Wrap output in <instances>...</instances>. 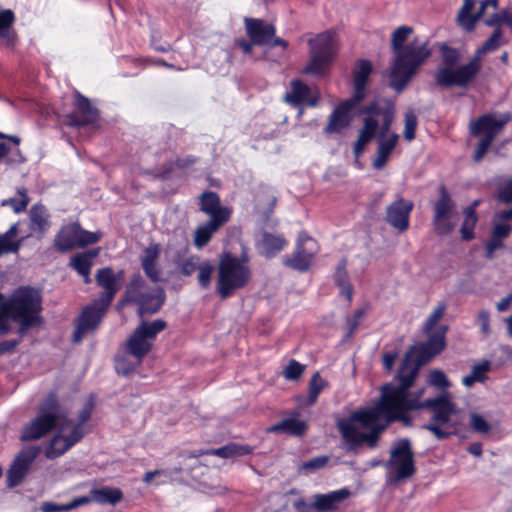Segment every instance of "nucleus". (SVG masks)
Listing matches in <instances>:
<instances>
[{
	"mask_svg": "<svg viewBox=\"0 0 512 512\" xmlns=\"http://www.w3.org/2000/svg\"><path fill=\"white\" fill-rule=\"evenodd\" d=\"M446 328L431 336L430 340L412 347L405 355L397 373L399 386L387 383L381 388L380 400L372 407L358 410L348 418L338 422V430L349 450L366 444L369 448L377 446L381 433L392 422L410 424L408 413L417 407L424 389L409 392L419 368L441 353L445 347Z\"/></svg>",
	"mask_w": 512,
	"mask_h": 512,
	"instance_id": "obj_1",
	"label": "nucleus"
},
{
	"mask_svg": "<svg viewBox=\"0 0 512 512\" xmlns=\"http://www.w3.org/2000/svg\"><path fill=\"white\" fill-rule=\"evenodd\" d=\"M364 113L367 116L354 143L353 152L355 157H359L365 146L376 137L377 150L372 165L376 170H381L389 161L399 141V135L391 131L395 108L388 101H377L367 106Z\"/></svg>",
	"mask_w": 512,
	"mask_h": 512,
	"instance_id": "obj_2",
	"label": "nucleus"
},
{
	"mask_svg": "<svg viewBox=\"0 0 512 512\" xmlns=\"http://www.w3.org/2000/svg\"><path fill=\"white\" fill-rule=\"evenodd\" d=\"M411 33L410 27L400 26L393 32L391 38L395 60L390 71V85L398 92L406 87L417 69L431 54L426 40L416 38L404 45Z\"/></svg>",
	"mask_w": 512,
	"mask_h": 512,
	"instance_id": "obj_3",
	"label": "nucleus"
},
{
	"mask_svg": "<svg viewBox=\"0 0 512 512\" xmlns=\"http://www.w3.org/2000/svg\"><path fill=\"white\" fill-rule=\"evenodd\" d=\"M41 310L42 297L37 289L25 286L17 288L8 300L0 304V335L11 331L10 318L19 323L17 332L23 336L28 329L42 324Z\"/></svg>",
	"mask_w": 512,
	"mask_h": 512,
	"instance_id": "obj_4",
	"label": "nucleus"
},
{
	"mask_svg": "<svg viewBox=\"0 0 512 512\" xmlns=\"http://www.w3.org/2000/svg\"><path fill=\"white\" fill-rule=\"evenodd\" d=\"M414 410L428 408L433 416L430 422L423 427L430 431L437 439H445L456 432V424L452 421V415L456 413V405L451 401L450 394L445 392L436 398L417 401Z\"/></svg>",
	"mask_w": 512,
	"mask_h": 512,
	"instance_id": "obj_5",
	"label": "nucleus"
},
{
	"mask_svg": "<svg viewBox=\"0 0 512 512\" xmlns=\"http://www.w3.org/2000/svg\"><path fill=\"white\" fill-rule=\"evenodd\" d=\"M476 0H463V5L458 12V24L467 32H471L475 28L476 22L484 17V23L487 26H495L502 23L507 24L512 30V12L501 10L497 12L498 0H482L479 8L475 13L472 10Z\"/></svg>",
	"mask_w": 512,
	"mask_h": 512,
	"instance_id": "obj_6",
	"label": "nucleus"
},
{
	"mask_svg": "<svg viewBox=\"0 0 512 512\" xmlns=\"http://www.w3.org/2000/svg\"><path fill=\"white\" fill-rule=\"evenodd\" d=\"M64 417L55 394H49L40 404L37 415L21 430L20 441H34L48 435Z\"/></svg>",
	"mask_w": 512,
	"mask_h": 512,
	"instance_id": "obj_7",
	"label": "nucleus"
},
{
	"mask_svg": "<svg viewBox=\"0 0 512 512\" xmlns=\"http://www.w3.org/2000/svg\"><path fill=\"white\" fill-rule=\"evenodd\" d=\"M250 277L251 271L245 261L225 254L218 266L217 292L222 299L229 298L236 290L245 287Z\"/></svg>",
	"mask_w": 512,
	"mask_h": 512,
	"instance_id": "obj_8",
	"label": "nucleus"
},
{
	"mask_svg": "<svg viewBox=\"0 0 512 512\" xmlns=\"http://www.w3.org/2000/svg\"><path fill=\"white\" fill-rule=\"evenodd\" d=\"M511 120L509 113L485 114L470 123V131L480 141L474 153V161L479 162L487 153L494 139L502 132L504 126Z\"/></svg>",
	"mask_w": 512,
	"mask_h": 512,
	"instance_id": "obj_9",
	"label": "nucleus"
},
{
	"mask_svg": "<svg viewBox=\"0 0 512 512\" xmlns=\"http://www.w3.org/2000/svg\"><path fill=\"white\" fill-rule=\"evenodd\" d=\"M166 328V322L161 319L152 322L142 321L125 343L128 355L137 359L141 364L144 357L152 350L157 335Z\"/></svg>",
	"mask_w": 512,
	"mask_h": 512,
	"instance_id": "obj_10",
	"label": "nucleus"
},
{
	"mask_svg": "<svg viewBox=\"0 0 512 512\" xmlns=\"http://www.w3.org/2000/svg\"><path fill=\"white\" fill-rule=\"evenodd\" d=\"M310 61L304 69V72L311 75H321L333 60L337 44L335 34L331 31H325L316 37L309 39Z\"/></svg>",
	"mask_w": 512,
	"mask_h": 512,
	"instance_id": "obj_11",
	"label": "nucleus"
},
{
	"mask_svg": "<svg viewBox=\"0 0 512 512\" xmlns=\"http://www.w3.org/2000/svg\"><path fill=\"white\" fill-rule=\"evenodd\" d=\"M126 294L128 301L134 302L139 306V315L156 313L165 302V292L161 287H154L151 290L146 289V283L143 277L136 274L132 277Z\"/></svg>",
	"mask_w": 512,
	"mask_h": 512,
	"instance_id": "obj_12",
	"label": "nucleus"
},
{
	"mask_svg": "<svg viewBox=\"0 0 512 512\" xmlns=\"http://www.w3.org/2000/svg\"><path fill=\"white\" fill-rule=\"evenodd\" d=\"M386 467L393 474L394 482H400L414 475L416 471L414 453L408 439H399L394 443Z\"/></svg>",
	"mask_w": 512,
	"mask_h": 512,
	"instance_id": "obj_13",
	"label": "nucleus"
},
{
	"mask_svg": "<svg viewBox=\"0 0 512 512\" xmlns=\"http://www.w3.org/2000/svg\"><path fill=\"white\" fill-rule=\"evenodd\" d=\"M101 238L99 232H90L82 229L78 223L63 226L54 239V245L60 252H68L76 247L95 244Z\"/></svg>",
	"mask_w": 512,
	"mask_h": 512,
	"instance_id": "obj_14",
	"label": "nucleus"
},
{
	"mask_svg": "<svg viewBox=\"0 0 512 512\" xmlns=\"http://www.w3.org/2000/svg\"><path fill=\"white\" fill-rule=\"evenodd\" d=\"M433 226L438 235L450 234L457 225L458 216L455 202L444 187L433 207Z\"/></svg>",
	"mask_w": 512,
	"mask_h": 512,
	"instance_id": "obj_15",
	"label": "nucleus"
},
{
	"mask_svg": "<svg viewBox=\"0 0 512 512\" xmlns=\"http://www.w3.org/2000/svg\"><path fill=\"white\" fill-rule=\"evenodd\" d=\"M442 58L444 65L439 67L435 73V81L441 87H460L466 88L474 79H469L465 83H460L458 79L459 70L466 66V64L455 66L459 61L460 54L456 49L445 47L442 51Z\"/></svg>",
	"mask_w": 512,
	"mask_h": 512,
	"instance_id": "obj_16",
	"label": "nucleus"
},
{
	"mask_svg": "<svg viewBox=\"0 0 512 512\" xmlns=\"http://www.w3.org/2000/svg\"><path fill=\"white\" fill-rule=\"evenodd\" d=\"M40 452V446H25L15 455L6 473L7 487H16L23 481Z\"/></svg>",
	"mask_w": 512,
	"mask_h": 512,
	"instance_id": "obj_17",
	"label": "nucleus"
},
{
	"mask_svg": "<svg viewBox=\"0 0 512 512\" xmlns=\"http://www.w3.org/2000/svg\"><path fill=\"white\" fill-rule=\"evenodd\" d=\"M503 43L504 41L502 30L500 28H496L493 31L491 37L487 39L483 45L475 51L471 60L466 63V66L459 70L458 76L460 79L458 80L460 83H465L469 79H475L482 67V57L487 52L498 49Z\"/></svg>",
	"mask_w": 512,
	"mask_h": 512,
	"instance_id": "obj_18",
	"label": "nucleus"
},
{
	"mask_svg": "<svg viewBox=\"0 0 512 512\" xmlns=\"http://www.w3.org/2000/svg\"><path fill=\"white\" fill-rule=\"evenodd\" d=\"M83 438L81 426H76L69 430L66 425L60 424L59 432L49 441L45 450V456L48 459H55L62 456L71 447Z\"/></svg>",
	"mask_w": 512,
	"mask_h": 512,
	"instance_id": "obj_19",
	"label": "nucleus"
},
{
	"mask_svg": "<svg viewBox=\"0 0 512 512\" xmlns=\"http://www.w3.org/2000/svg\"><path fill=\"white\" fill-rule=\"evenodd\" d=\"M316 252V241L306 233H300L293 256L285 258L284 264L298 271H306L310 267Z\"/></svg>",
	"mask_w": 512,
	"mask_h": 512,
	"instance_id": "obj_20",
	"label": "nucleus"
},
{
	"mask_svg": "<svg viewBox=\"0 0 512 512\" xmlns=\"http://www.w3.org/2000/svg\"><path fill=\"white\" fill-rule=\"evenodd\" d=\"M123 276V271H119L116 274L110 267H105L97 271L95 275L96 284L104 290L98 299L104 306H110L116 293L121 288Z\"/></svg>",
	"mask_w": 512,
	"mask_h": 512,
	"instance_id": "obj_21",
	"label": "nucleus"
},
{
	"mask_svg": "<svg viewBox=\"0 0 512 512\" xmlns=\"http://www.w3.org/2000/svg\"><path fill=\"white\" fill-rule=\"evenodd\" d=\"M109 306H104L99 299L93 305L87 306L79 317L73 339L80 342L83 336L90 330H94L105 315Z\"/></svg>",
	"mask_w": 512,
	"mask_h": 512,
	"instance_id": "obj_22",
	"label": "nucleus"
},
{
	"mask_svg": "<svg viewBox=\"0 0 512 512\" xmlns=\"http://www.w3.org/2000/svg\"><path fill=\"white\" fill-rule=\"evenodd\" d=\"M74 105L77 112L66 116V124L71 127H80L93 124L97 121L98 110L93 107L88 98L80 93L75 94Z\"/></svg>",
	"mask_w": 512,
	"mask_h": 512,
	"instance_id": "obj_23",
	"label": "nucleus"
},
{
	"mask_svg": "<svg viewBox=\"0 0 512 512\" xmlns=\"http://www.w3.org/2000/svg\"><path fill=\"white\" fill-rule=\"evenodd\" d=\"M413 209V202L405 199H398L388 206L386 221L399 232H404L409 227V215Z\"/></svg>",
	"mask_w": 512,
	"mask_h": 512,
	"instance_id": "obj_24",
	"label": "nucleus"
},
{
	"mask_svg": "<svg viewBox=\"0 0 512 512\" xmlns=\"http://www.w3.org/2000/svg\"><path fill=\"white\" fill-rule=\"evenodd\" d=\"M245 29L252 43L259 46L270 44L276 33L274 25L255 18L245 19Z\"/></svg>",
	"mask_w": 512,
	"mask_h": 512,
	"instance_id": "obj_25",
	"label": "nucleus"
},
{
	"mask_svg": "<svg viewBox=\"0 0 512 512\" xmlns=\"http://www.w3.org/2000/svg\"><path fill=\"white\" fill-rule=\"evenodd\" d=\"M200 210L210 216L209 220L227 223L231 216L228 207L220 205L219 196L212 191H206L200 196Z\"/></svg>",
	"mask_w": 512,
	"mask_h": 512,
	"instance_id": "obj_26",
	"label": "nucleus"
},
{
	"mask_svg": "<svg viewBox=\"0 0 512 512\" xmlns=\"http://www.w3.org/2000/svg\"><path fill=\"white\" fill-rule=\"evenodd\" d=\"M359 103L354 102V99L351 98L335 108L329 117L324 132L327 134L339 133L347 128L351 123L350 111Z\"/></svg>",
	"mask_w": 512,
	"mask_h": 512,
	"instance_id": "obj_27",
	"label": "nucleus"
},
{
	"mask_svg": "<svg viewBox=\"0 0 512 512\" xmlns=\"http://www.w3.org/2000/svg\"><path fill=\"white\" fill-rule=\"evenodd\" d=\"M511 232L512 226L509 223H502L494 218L492 219L490 238L485 244L487 259H493L495 252L504 248V242L510 236Z\"/></svg>",
	"mask_w": 512,
	"mask_h": 512,
	"instance_id": "obj_28",
	"label": "nucleus"
},
{
	"mask_svg": "<svg viewBox=\"0 0 512 512\" xmlns=\"http://www.w3.org/2000/svg\"><path fill=\"white\" fill-rule=\"evenodd\" d=\"M349 496L350 490L347 488H341L327 494H315L313 496L315 510L316 512H331Z\"/></svg>",
	"mask_w": 512,
	"mask_h": 512,
	"instance_id": "obj_29",
	"label": "nucleus"
},
{
	"mask_svg": "<svg viewBox=\"0 0 512 512\" xmlns=\"http://www.w3.org/2000/svg\"><path fill=\"white\" fill-rule=\"evenodd\" d=\"M372 72V64L368 60H360L353 71L354 102H361L366 93V84Z\"/></svg>",
	"mask_w": 512,
	"mask_h": 512,
	"instance_id": "obj_30",
	"label": "nucleus"
},
{
	"mask_svg": "<svg viewBox=\"0 0 512 512\" xmlns=\"http://www.w3.org/2000/svg\"><path fill=\"white\" fill-rule=\"evenodd\" d=\"M284 100L295 107L303 103L314 107L318 103L317 97H310V88L299 80L291 82V91L285 94Z\"/></svg>",
	"mask_w": 512,
	"mask_h": 512,
	"instance_id": "obj_31",
	"label": "nucleus"
},
{
	"mask_svg": "<svg viewBox=\"0 0 512 512\" xmlns=\"http://www.w3.org/2000/svg\"><path fill=\"white\" fill-rule=\"evenodd\" d=\"M20 142L19 137L0 132V162H23L24 159L18 148Z\"/></svg>",
	"mask_w": 512,
	"mask_h": 512,
	"instance_id": "obj_32",
	"label": "nucleus"
},
{
	"mask_svg": "<svg viewBox=\"0 0 512 512\" xmlns=\"http://www.w3.org/2000/svg\"><path fill=\"white\" fill-rule=\"evenodd\" d=\"M160 255V248L158 244L148 246L144 250L141 258V265L146 276L153 282L160 280V270L157 267V260Z\"/></svg>",
	"mask_w": 512,
	"mask_h": 512,
	"instance_id": "obj_33",
	"label": "nucleus"
},
{
	"mask_svg": "<svg viewBox=\"0 0 512 512\" xmlns=\"http://www.w3.org/2000/svg\"><path fill=\"white\" fill-rule=\"evenodd\" d=\"M446 309L447 305L444 302H439L427 317L423 325V332L428 336L427 341L430 340L431 336L441 333L444 328H446V332L448 331V326L446 325H442L435 330L436 325L443 318Z\"/></svg>",
	"mask_w": 512,
	"mask_h": 512,
	"instance_id": "obj_34",
	"label": "nucleus"
},
{
	"mask_svg": "<svg viewBox=\"0 0 512 512\" xmlns=\"http://www.w3.org/2000/svg\"><path fill=\"white\" fill-rule=\"evenodd\" d=\"M253 449L248 445H241L237 443H229L225 446L209 449L206 451L200 452L198 455H215L221 458H233L237 456H244L252 453Z\"/></svg>",
	"mask_w": 512,
	"mask_h": 512,
	"instance_id": "obj_35",
	"label": "nucleus"
},
{
	"mask_svg": "<svg viewBox=\"0 0 512 512\" xmlns=\"http://www.w3.org/2000/svg\"><path fill=\"white\" fill-rule=\"evenodd\" d=\"M225 223L216 220H209L206 223L198 226L194 232L193 243L196 248L201 249L208 244L213 234H215L220 227Z\"/></svg>",
	"mask_w": 512,
	"mask_h": 512,
	"instance_id": "obj_36",
	"label": "nucleus"
},
{
	"mask_svg": "<svg viewBox=\"0 0 512 512\" xmlns=\"http://www.w3.org/2000/svg\"><path fill=\"white\" fill-rule=\"evenodd\" d=\"M87 498L91 502H97L99 504H111L115 505L123 499V493L119 488L104 487L100 489H92L90 496Z\"/></svg>",
	"mask_w": 512,
	"mask_h": 512,
	"instance_id": "obj_37",
	"label": "nucleus"
},
{
	"mask_svg": "<svg viewBox=\"0 0 512 512\" xmlns=\"http://www.w3.org/2000/svg\"><path fill=\"white\" fill-rule=\"evenodd\" d=\"M491 370V362L489 360H482L475 363L471 367L470 374L462 378V384L466 388H471L475 383H484L488 379V373Z\"/></svg>",
	"mask_w": 512,
	"mask_h": 512,
	"instance_id": "obj_38",
	"label": "nucleus"
},
{
	"mask_svg": "<svg viewBox=\"0 0 512 512\" xmlns=\"http://www.w3.org/2000/svg\"><path fill=\"white\" fill-rule=\"evenodd\" d=\"M306 430V422L299 420L297 417L283 419L269 428V431L271 432H283L292 436H302Z\"/></svg>",
	"mask_w": 512,
	"mask_h": 512,
	"instance_id": "obj_39",
	"label": "nucleus"
},
{
	"mask_svg": "<svg viewBox=\"0 0 512 512\" xmlns=\"http://www.w3.org/2000/svg\"><path fill=\"white\" fill-rule=\"evenodd\" d=\"M99 253V248L77 253L71 258L70 266L77 271L78 274H87V272H91L93 261Z\"/></svg>",
	"mask_w": 512,
	"mask_h": 512,
	"instance_id": "obj_40",
	"label": "nucleus"
},
{
	"mask_svg": "<svg viewBox=\"0 0 512 512\" xmlns=\"http://www.w3.org/2000/svg\"><path fill=\"white\" fill-rule=\"evenodd\" d=\"M347 261L346 259H341L338 263L334 275V281L336 285L340 288L341 294H343L348 302L352 301L353 295V287L350 283L349 274L346 270Z\"/></svg>",
	"mask_w": 512,
	"mask_h": 512,
	"instance_id": "obj_41",
	"label": "nucleus"
},
{
	"mask_svg": "<svg viewBox=\"0 0 512 512\" xmlns=\"http://www.w3.org/2000/svg\"><path fill=\"white\" fill-rule=\"evenodd\" d=\"M285 245L286 240L282 236L265 232L262 234V239L259 243V249L261 250V253L266 257H272L281 251Z\"/></svg>",
	"mask_w": 512,
	"mask_h": 512,
	"instance_id": "obj_42",
	"label": "nucleus"
},
{
	"mask_svg": "<svg viewBox=\"0 0 512 512\" xmlns=\"http://www.w3.org/2000/svg\"><path fill=\"white\" fill-rule=\"evenodd\" d=\"M18 225L13 224L4 234L0 235V255L17 253L21 247V240H15Z\"/></svg>",
	"mask_w": 512,
	"mask_h": 512,
	"instance_id": "obj_43",
	"label": "nucleus"
},
{
	"mask_svg": "<svg viewBox=\"0 0 512 512\" xmlns=\"http://www.w3.org/2000/svg\"><path fill=\"white\" fill-rule=\"evenodd\" d=\"M87 504H90V500L87 498V496H79L66 504L43 502L40 509L42 512H64L85 506Z\"/></svg>",
	"mask_w": 512,
	"mask_h": 512,
	"instance_id": "obj_44",
	"label": "nucleus"
},
{
	"mask_svg": "<svg viewBox=\"0 0 512 512\" xmlns=\"http://www.w3.org/2000/svg\"><path fill=\"white\" fill-rule=\"evenodd\" d=\"M478 205V201H475L472 206L467 207L464 210V221L462 223L460 232L464 240H471L474 237V228L478 221V216L475 211V206Z\"/></svg>",
	"mask_w": 512,
	"mask_h": 512,
	"instance_id": "obj_45",
	"label": "nucleus"
},
{
	"mask_svg": "<svg viewBox=\"0 0 512 512\" xmlns=\"http://www.w3.org/2000/svg\"><path fill=\"white\" fill-rule=\"evenodd\" d=\"M276 197L267 188H261L256 196V209L263 214H269L273 211Z\"/></svg>",
	"mask_w": 512,
	"mask_h": 512,
	"instance_id": "obj_46",
	"label": "nucleus"
},
{
	"mask_svg": "<svg viewBox=\"0 0 512 512\" xmlns=\"http://www.w3.org/2000/svg\"><path fill=\"white\" fill-rule=\"evenodd\" d=\"M30 220L34 231L44 232L48 226V213L42 206H33L30 210Z\"/></svg>",
	"mask_w": 512,
	"mask_h": 512,
	"instance_id": "obj_47",
	"label": "nucleus"
},
{
	"mask_svg": "<svg viewBox=\"0 0 512 512\" xmlns=\"http://www.w3.org/2000/svg\"><path fill=\"white\" fill-rule=\"evenodd\" d=\"M92 410L93 404L91 402H87L85 406L80 410L77 422L69 420L61 424L66 425V428H68L69 430L74 429L78 425L81 426L84 436L88 432L86 428V422L90 419Z\"/></svg>",
	"mask_w": 512,
	"mask_h": 512,
	"instance_id": "obj_48",
	"label": "nucleus"
},
{
	"mask_svg": "<svg viewBox=\"0 0 512 512\" xmlns=\"http://www.w3.org/2000/svg\"><path fill=\"white\" fill-rule=\"evenodd\" d=\"M29 203L27 196V190L25 188H19L17 190V197L5 199L1 202L2 206H11L14 212L20 213L24 211Z\"/></svg>",
	"mask_w": 512,
	"mask_h": 512,
	"instance_id": "obj_49",
	"label": "nucleus"
},
{
	"mask_svg": "<svg viewBox=\"0 0 512 512\" xmlns=\"http://www.w3.org/2000/svg\"><path fill=\"white\" fill-rule=\"evenodd\" d=\"M418 124V119L413 110H408L405 114V125L403 137L406 141L411 142L415 139V132Z\"/></svg>",
	"mask_w": 512,
	"mask_h": 512,
	"instance_id": "obj_50",
	"label": "nucleus"
},
{
	"mask_svg": "<svg viewBox=\"0 0 512 512\" xmlns=\"http://www.w3.org/2000/svg\"><path fill=\"white\" fill-rule=\"evenodd\" d=\"M327 385V382L319 375V373H315L309 384V402L310 404H313L319 393L324 389V387Z\"/></svg>",
	"mask_w": 512,
	"mask_h": 512,
	"instance_id": "obj_51",
	"label": "nucleus"
},
{
	"mask_svg": "<svg viewBox=\"0 0 512 512\" xmlns=\"http://www.w3.org/2000/svg\"><path fill=\"white\" fill-rule=\"evenodd\" d=\"M305 370V365L291 359L283 370V376L286 380H298Z\"/></svg>",
	"mask_w": 512,
	"mask_h": 512,
	"instance_id": "obj_52",
	"label": "nucleus"
},
{
	"mask_svg": "<svg viewBox=\"0 0 512 512\" xmlns=\"http://www.w3.org/2000/svg\"><path fill=\"white\" fill-rule=\"evenodd\" d=\"M198 282L202 288H207L211 282V276L214 271L212 264L209 261H203L197 270Z\"/></svg>",
	"mask_w": 512,
	"mask_h": 512,
	"instance_id": "obj_53",
	"label": "nucleus"
},
{
	"mask_svg": "<svg viewBox=\"0 0 512 512\" xmlns=\"http://www.w3.org/2000/svg\"><path fill=\"white\" fill-rule=\"evenodd\" d=\"M469 418V424L472 431L481 434L489 433L491 427L482 415L478 413H471Z\"/></svg>",
	"mask_w": 512,
	"mask_h": 512,
	"instance_id": "obj_54",
	"label": "nucleus"
},
{
	"mask_svg": "<svg viewBox=\"0 0 512 512\" xmlns=\"http://www.w3.org/2000/svg\"><path fill=\"white\" fill-rule=\"evenodd\" d=\"M428 383L434 387L446 389L451 386L445 373L441 370L435 369L429 373Z\"/></svg>",
	"mask_w": 512,
	"mask_h": 512,
	"instance_id": "obj_55",
	"label": "nucleus"
},
{
	"mask_svg": "<svg viewBox=\"0 0 512 512\" xmlns=\"http://www.w3.org/2000/svg\"><path fill=\"white\" fill-rule=\"evenodd\" d=\"M138 365L139 364L137 363V359L132 362L125 357L115 358V369L119 374L122 375H129L130 373L134 372Z\"/></svg>",
	"mask_w": 512,
	"mask_h": 512,
	"instance_id": "obj_56",
	"label": "nucleus"
},
{
	"mask_svg": "<svg viewBox=\"0 0 512 512\" xmlns=\"http://www.w3.org/2000/svg\"><path fill=\"white\" fill-rule=\"evenodd\" d=\"M329 461V457L326 455L317 456L314 457L308 461H305L301 467L300 470L302 471H316L319 469L324 468Z\"/></svg>",
	"mask_w": 512,
	"mask_h": 512,
	"instance_id": "obj_57",
	"label": "nucleus"
},
{
	"mask_svg": "<svg viewBox=\"0 0 512 512\" xmlns=\"http://www.w3.org/2000/svg\"><path fill=\"white\" fill-rule=\"evenodd\" d=\"M200 263L201 262L197 256H191L185 259L180 265L181 274L184 276H191L198 270Z\"/></svg>",
	"mask_w": 512,
	"mask_h": 512,
	"instance_id": "obj_58",
	"label": "nucleus"
},
{
	"mask_svg": "<svg viewBox=\"0 0 512 512\" xmlns=\"http://www.w3.org/2000/svg\"><path fill=\"white\" fill-rule=\"evenodd\" d=\"M15 20L14 13L7 9L0 12V37H5Z\"/></svg>",
	"mask_w": 512,
	"mask_h": 512,
	"instance_id": "obj_59",
	"label": "nucleus"
},
{
	"mask_svg": "<svg viewBox=\"0 0 512 512\" xmlns=\"http://www.w3.org/2000/svg\"><path fill=\"white\" fill-rule=\"evenodd\" d=\"M497 199L499 202L505 204L512 202V178L499 187Z\"/></svg>",
	"mask_w": 512,
	"mask_h": 512,
	"instance_id": "obj_60",
	"label": "nucleus"
},
{
	"mask_svg": "<svg viewBox=\"0 0 512 512\" xmlns=\"http://www.w3.org/2000/svg\"><path fill=\"white\" fill-rule=\"evenodd\" d=\"M477 322L480 326L481 332L484 335H489L491 332V329H490V313L488 310H481L478 313Z\"/></svg>",
	"mask_w": 512,
	"mask_h": 512,
	"instance_id": "obj_61",
	"label": "nucleus"
},
{
	"mask_svg": "<svg viewBox=\"0 0 512 512\" xmlns=\"http://www.w3.org/2000/svg\"><path fill=\"white\" fill-rule=\"evenodd\" d=\"M293 508L296 512H316L314 501L308 503L304 498H298L293 502Z\"/></svg>",
	"mask_w": 512,
	"mask_h": 512,
	"instance_id": "obj_62",
	"label": "nucleus"
},
{
	"mask_svg": "<svg viewBox=\"0 0 512 512\" xmlns=\"http://www.w3.org/2000/svg\"><path fill=\"white\" fill-rule=\"evenodd\" d=\"M21 340H5L0 342V355L13 352Z\"/></svg>",
	"mask_w": 512,
	"mask_h": 512,
	"instance_id": "obj_63",
	"label": "nucleus"
},
{
	"mask_svg": "<svg viewBox=\"0 0 512 512\" xmlns=\"http://www.w3.org/2000/svg\"><path fill=\"white\" fill-rule=\"evenodd\" d=\"M493 218L502 223H508L512 220V207L504 211L496 212Z\"/></svg>",
	"mask_w": 512,
	"mask_h": 512,
	"instance_id": "obj_64",
	"label": "nucleus"
}]
</instances>
